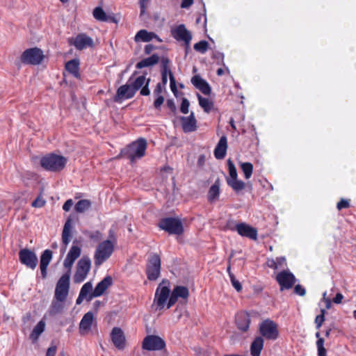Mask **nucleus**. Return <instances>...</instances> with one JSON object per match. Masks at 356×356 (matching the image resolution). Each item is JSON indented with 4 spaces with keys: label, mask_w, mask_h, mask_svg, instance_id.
I'll return each instance as SVG.
<instances>
[{
    "label": "nucleus",
    "mask_w": 356,
    "mask_h": 356,
    "mask_svg": "<svg viewBox=\"0 0 356 356\" xmlns=\"http://www.w3.org/2000/svg\"><path fill=\"white\" fill-rule=\"evenodd\" d=\"M161 259L159 254H152L148 259L146 268L147 279L150 281L156 280L160 276Z\"/></svg>",
    "instance_id": "nucleus-6"
},
{
    "label": "nucleus",
    "mask_w": 356,
    "mask_h": 356,
    "mask_svg": "<svg viewBox=\"0 0 356 356\" xmlns=\"http://www.w3.org/2000/svg\"><path fill=\"white\" fill-rule=\"evenodd\" d=\"M197 98L199 104L203 108L204 112L209 113L213 109V103L212 101L208 98L203 97L200 95H197Z\"/></svg>",
    "instance_id": "nucleus-36"
},
{
    "label": "nucleus",
    "mask_w": 356,
    "mask_h": 356,
    "mask_svg": "<svg viewBox=\"0 0 356 356\" xmlns=\"http://www.w3.org/2000/svg\"><path fill=\"white\" fill-rule=\"evenodd\" d=\"M93 17L100 22H113L117 24L118 20L114 15H107L101 7H97L93 10Z\"/></svg>",
    "instance_id": "nucleus-26"
},
{
    "label": "nucleus",
    "mask_w": 356,
    "mask_h": 356,
    "mask_svg": "<svg viewBox=\"0 0 356 356\" xmlns=\"http://www.w3.org/2000/svg\"><path fill=\"white\" fill-rule=\"evenodd\" d=\"M167 106L174 113L177 111V107L173 99L167 100Z\"/></svg>",
    "instance_id": "nucleus-56"
},
{
    "label": "nucleus",
    "mask_w": 356,
    "mask_h": 356,
    "mask_svg": "<svg viewBox=\"0 0 356 356\" xmlns=\"http://www.w3.org/2000/svg\"><path fill=\"white\" fill-rule=\"evenodd\" d=\"M193 3V0H182L181 3V7L183 8H186L190 7Z\"/></svg>",
    "instance_id": "nucleus-64"
},
{
    "label": "nucleus",
    "mask_w": 356,
    "mask_h": 356,
    "mask_svg": "<svg viewBox=\"0 0 356 356\" xmlns=\"http://www.w3.org/2000/svg\"><path fill=\"white\" fill-rule=\"evenodd\" d=\"M146 149V140L139 138L129 145L121 152V154L122 156L129 159L131 163H134L136 159H140L145 156Z\"/></svg>",
    "instance_id": "nucleus-2"
},
{
    "label": "nucleus",
    "mask_w": 356,
    "mask_h": 356,
    "mask_svg": "<svg viewBox=\"0 0 356 356\" xmlns=\"http://www.w3.org/2000/svg\"><path fill=\"white\" fill-rule=\"evenodd\" d=\"M168 74H169L168 72H161L162 83H161L163 85L164 87H165L168 82Z\"/></svg>",
    "instance_id": "nucleus-63"
},
{
    "label": "nucleus",
    "mask_w": 356,
    "mask_h": 356,
    "mask_svg": "<svg viewBox=\"0 0 356 356\" xmlns=\"http://www.w3.org/2000/svg\"><path fill=\"white\" fill-rule=\"evenodd\" d=\"M147 79L145 75L140 76L137 77L133 83H131V87L133 88L135 92L145 86Z\"/></svg>",
    "instance_id": "nucleus-40"
},
{
    "label": "nucleus",
    "mask_w": 356,
    "mask_h": 356,
    "mask_svg": "<svg viewBox=\"0 0 356 356\" xmlns=\"http://www.w3.org/2000/svg\"><path fill=\"white\" fill-rule=\"evenodd\" d=\"M209 47V43L206 40H201L194 44V49L201 54H204Z\"/></svg>",
    "instance_id": "nucleus-41"
},
{
    "label": "nucleus",
    "mask_w": 356,
    "mask_h": 356,
    "mask_svg": "<svg viewBox=\"0 0 356 356\" xmlns=\"http://www.w3.org/2000/svg\"><path fill=\"white\" fill-rule=\"evenodd\" d=\"M71 42L75 48L78 50H83L88 47H92L94 41L92 38L87 35L86 33H79L74 38L72 39Z\"/></svg>",
    "instance_id": "nucleus-17"
},
{
    "label": "nucleus",
    "mask_w": 356,
    "mask_h": 356,
    "mask_svg": "<svg viewBox=\"0 0 356 356\" xmlns=\"http://www.w3.org/2000/svg\"><path fill=\"white\" fill-rule=\"evenodd\" d=\"M165 88L163 85H161V83H158L156 86V88L154 90L153 94L154 96L161 95L163 90Z\"/></svg>",
    "instance_id": "nucleus-53"
},
{
    "label": "nucleus",
    "mask_w": 356,
    "mask_h": 356,
    "mask_svg": "<svg viewBox=\"0 0 356 356\" xmlns=\"http://www.w3.org/2000/svg\"><path fill=\"white\" fill-rule=\"evenodd\" d=\"M88 236L91 239L99 241L102 238V234L99 231H95L94 232L90 233L88 235Z\"/></svg>",
    "instance_id": "nucleus-57"
},
{
    "label": "nucleus",
    "mask_w": 356,
    "mask_h": 356,
    "mask_svg": "<svg viewBox=\"0 0 356 356\" xmlns=\"http://www.w3.org/2000/svg\"><path fill=\"white\" fill-rule=\"evenodd\" d=\"M169 59L167 58H163L161 60V72H171L169 68Z\"/></svg>",
    "instance_id": "nucleus-49"
},
{
    "label": "nucleus",
    "mask_w": 356,
    "mask_h": 356,
    "mask_svg": "<svg viewBox=\"0 0 356 356\" xmlns=\"http://www.w3.org/2000/svg\"><path fill=\"white\" fill-rule=\"evenodd\" d=\"M52 259V252L50 250H45L40 257V268L42 278L47 275V267Z\"/></svg>",
    "instance_id": "nucleus-23"
},
{
    "label": "nucleus",
    "mask_w": 356,
    "mask_h": 356,
    "mask_svg": "<svg viewBox=\"0 0 356 356\" xmlns=\"http://www.w3.org/2000/svg\"><path fill=\"white\" fill-rule=\"evenodd\" d=\"M135 91L131 85L125 84L121 86L117 90L116 95L114 97L115 102H121L124 99H131L135 95Z\"/></svg>",
    "instance_id": "nucleus-22"
},
{
    "label": "nucleus",
    "mask_w": 356,
    "mask_h": 356,
    "mask_svg": "<svg viewBox=\"0 0 356 356\" xmlns=\"http://www.w3.org/2000/svg\"><path fill=\"white\" fill-rule=\"evenodd\" d=\"M73 205V201L72 199L67 200L63 206V209L65 211H69Z\"/></svg>",
    "instance_id": "nucleus-58"
},
{
    "label": "nucleus",
    "mask_w": 356,
    "mask_h": 356,
    "mask_svg": "<svg viewBox=\"0 0 356 356\" xmlns=\"http://www.w3.org/2000/svg\"><path fill=\"white\" fill-rule=\"evenodd\" d=\"M91 267V261L88 257H83L76 264V272L73 281L76 284L81 283L86 278Z\"/></svg>",
    "instance_id": "nucleus-9"
},
{
    "label": "nucleus",
    "mask_w": 356,
    "mask_h": 356,
    "mask_svg": "<svg viewBox=\"0 0 356 356\" xmlns=\"http://www.w3.org/2000/svg\"><path fill=\"white\" fill-rule=\"evenodd\" d=\"M261 335L268 340H275L279 336L277 325L270 319L262 321L259 325Z\"/></svg>",
    "instance_id": "nucleus-11"
},
{
    "label": "nucleus",
    "mask_w": 356,
    "mask_h": 356,
    "mask_svg": "<svg viewBox=\"0 0 356 356\" xmlns=\"http://www.w3.org/2000/svg\"><path fill=\"white\" fill-rule=\"evenodd\" d=\"M294 292H295V293H296L300 296H304L306 293V291H305V288H303L300 284H298L295 286Z\"/></svg>",
    "instance_id": "nucleus-54"
},
{
    "label": "nucleus",
    "mask_w": 356,
    "mask_h": 356,
    "mask_svg": "<svg viewBox=\"0 0 356 356\" xmlns=\"http://www.w3.org/2000/svg\"><path fill=\"white\" fill-rule=\"evenodd\" d=\"M159 61V56L157 54H153L151 56L144 58L140 62L137 63L136 67L137 69H142L143 67H151L157 64Z\"/></svg>",
    "instance_id": "nucleus-33"
},
{
    "label": "nucleus",
    "mask_w": 356,
    "mask_h": 356,
    "mask_svg": "<svg viewBox=\"0 0 356 356\" xmlns=\"http://www.w3.org/2000/svg\"><path fill=\"white\" fill-rule=\"evenodd\" d=\"M172 36L177 41H183L185 44L186 51L190 49L192 35L184 24H180L171 30Z\"/></svg>",
    "instance_id": "nucleus-12"
},
{
    "label": "nucleus",
    "mask_w": 356,
    "mask_h": 356,
    "mask_svg": "<svg viewBox=\"0 0 356 356\" xmlns=\"http://www.w3.org/2000/svg\"><path fill=\"white\" fill-rule=\"evenodd\" d=\"M44 329L45 323L44 321L41 320L34 327L32 332L30 334V339L32 340L33 343L37 342L41 334L44 331Z\"/></svg>",
    "instance_id": "nucleus-34"
},
{
    "label": "nucleus",
    "mask_w": 356,
    "mask_h": 356,
    "mask_svg": "<svg viewBox=\"0 0 356 356\" xmlns=\"http://www.w3.org/2000/svg\"><path fill=\"white\" fill-rule=\"evenodd\" d=\"M156 97V98L154 102V107L156 109L159 110L161 108V105L163 104L165 99L162 95H159Z\"/></svg>",
    "instance_id": "nucleus-47"
},
{
    "label": "nucleus",
    "mask_w": 356,
    "mask_h": 356,
    "mask_svg": "<svg viewBox=\"0 0 356 356\" xmlns=\"http://www.w3.org/2000/svg\"><path fill=\"white\" fill-rule=\"evenodd\" d=\"M92 291V284L91 282H88L82 286L79 293L81 294V296L86 297V300L89 302L88 298Z\"/></svg>",
    "instance_id": "nucleus-39"
},
{
    "label": "nucleus",
    "mask_w": 356,
    "mask_h": 356,
    "mask_svg": "<svg viewBox=\"0 0 356 356\" xmlns=\"http://www.w3.org/2000/svg\"><path fill=\"white\" fill-rule=\"evenodd\" d=\"M70 275V271H67L60 277L56 284L54 297L58 302H64L68 296Z\"/></svg>",
    "instance_id": "nucleus-5"
},
{
    "label": "nucleus",
    "mask_w": 356,
    "mask_h": 356,
    "mask_svg": "<svg viewBox=\"0 0 356 356\" xmlns=\"http://www.w3.org/2000/svg\"><path fill=\"white\" fill-rule=\"evenodd\" d=\"M81 248L78 245H73L70 251L68 252L64 262L63 266L65 268L67 269V271H70L71 274V268L74 263V261L79 257L81 255Z\"/></svg>",
    "instance_id": "nucleus-21"
},
{
    "label": "nucleus",
    "mask_w": 356,
    "mask_h": 356,
    "mask_svg": "<svg viewBox=\"0 0 356 356\" xmlns=\"http://www.w3.org/2000/svg\"><path fill=\"white\" fill-rule=\"evenodd\" d=\"M180 120L184 132H192L196 130L197 121L193 112H191L188 117H181Z\"/></svg>",
    "instance_id": "nucleus-24"
},
{
    "label": "nucleus",
    "mask_w": 356,
    "mask_h": 356,
    "mask_svg": "<svg viewBox=\"0 0 356 356\" xmlns=\"http://www.w3.org/2000/svg\"><path fill=\"white\" fill-rule=\"evenodd\" d=\"M188 296L189 291L184 286H176L170 294V282L168 280H163L156 290L154 305H156V309L161 310L164 308L168 299L167 308L170 309L179 298L187 300Z\"/></svg>",
    "instance_id": "nucleus-1"
},
{
    "label": "nucleus",
    "mask_w": 356,
    "mask_h": 356,
    "mask_svg": "<svg viewBox=\"0 0 356 356\" xmlns=\"http://www.w3.org/2000/svg\"><path fill=\"white\" fill-rule=\"evenodd\" d=\"M230 281L232 282L234 288L238 291H241L242 290L241 284L238 280H237L233 273H230Z\"/></svg>",
    "instance_id": "nucleus-43"
},
{
    "label": "nucleus",
    "mask_w": 356,
    "mask_h": 356,
    "mask_svg": "<svg viewBox=\"0 0 356 356\" xmlns=\"http://www.w3.org/2000/svg\"><path fill=\"white\" fill-rule=\"evenodd\" d=\"M189 106V101L186 98H183L180 106V111L184 114H187L188 113Z\"/></svg>",
    "instance_id": "nucleus-44"
},
{
    "label": "nucleus",
    "mask_w": 356,
    "mask_h": 356,
    "mask_svg": "<svg viewBox=\"0 0 356 356\" xmlns=\"http://www.w3.org/2000/svg\"><path fill=\"white\" fill-rule=\"evenodd\" d=\"M241 168L244 174L245 178L248 179L251 177L253 172V165L251 163H241Z\"/></svg>",
    "instance_id": "nucleus-38"
},
{
    "label": "nucleus",
    "mask_w": 356,
    "mask_h": 356,
    "mask_svg": "<svg viewBox=\"0 0 356 356\" xmlns=\"http://www.w3.org/2000/svg\"><path fill=\"white\" fill-rule=\"evenodd\" d=\"M169 78H170V89H171L172 92L175 95H176V93L177 92V86H176L175 79L172 72H170Z\"/></svg>",
    "instance_id": "nucleus-46"
},
{
    "label": "nucleus",
    "mask_w": 356,
    "mask_h": 356,
    "mask_svg": "<svg viewBox=\"0 0 356 356\" xmlns=\"http://www.w3.org/2000/svg\"><path fill=\"white\" fill-rule=\"evenodd\" d=\"M229 177L227 178V184L236 192L242 191L245 187V184L238 179L236 168L231 159L227 160Z\"/></svg>",
    "instance_id": "nucleus-10"
},
{
    "label": "nucleus",
    "mask_w": 356,
    "mask_h": 356,
    "mask_svg": "<svg viewBox=\"0 0 356 356\" xmlns=\"http://www.w3.org/2000/svg\"><path fill=\"white\" fill-rule=\"evenodd\" d=\"M62 305L60 303L58 302H53L51 308H50V314H56L61 312L62 310Z\"/></svg>",
    "instance_id": "nucleus-45"
},
{
    "label": "nucleus",
    "mask_w": 356,
    "mask_h": 356,
    "mask_svg": "<svg viewBox=\"0 0 356 356\" xmlns=\"http://www.w3.org/2000/svg\"><path fill=\"white\" fill-rule=\"evenodd\" d=\"M266 265L268 267L277 270L276 261L274 259H268L266 261Z\"/></svg>",
    "instance_id": "nucleus-60"
},
{
    "label": "nucleus",
    "mask_w": 356,
    "mask_h": 356,
    "mask_svg": "<svg viewBox=\"0 0 356 356\" xmlns=\"http://www.w3.org/2000/svg\"><path fill=\"white\" fill-rule=\"evenodd\" d=\"M94 322L95 317L93 313L92 312L86 313L79 323V330L80 334L82 336L87 334L91 330Z\"/></svg>",
    "instance_id": "nucleus-20"
},
{
    "label": "nucleus",
    "mask_w": 356,
    "mask_h": 356,
    "mask_svg": "<svg viewBox=\"0 0 356 356\" xmlns=\"http://www.w3.org/2000/svg\"><path fill=\"white\" fill-rule=\"evenodd\" d=\"M56 349H57V348L56 346H52L49 347L47 350L46 356H55L56 353Z\"/></svg>",
    "instance_id": "nucleus-61"
},
{
    "label": "nucleus",
    "mask_w": 356,
    "mask_h": 356,
    "mask_svg": "<svg viewBox=\"0 0 356 356\" xmlns=\"http://www.w3.org/2000/svg\"><path fill=\"white\" fill-rule=\"evenodd\" d=\"M115 241L110 239L105 240L97 246L94 254V263L95 266H100L110 258L114 251Z\"/></svg>",
    "instance_id": "nucleus-3"
},
{
    "label": "nucleus",
    "mask_w": 356,
    "mask_h": 356,
    "mask_svg": "<svg viewBox=\"0 0 356 356\" xmlns=\"http://www.w3.org/2000/svg\"><path fill=\"white\" fill-rule=\"evenodd\" d=\"M191 82L193 84V86L197 89H199L203 94L206 95H210L211 92L210 86L200 76H194L191 79Z\"/></svg>",
    "instance_id": "nucleus-25"
},
{
    "label": "nucleus",
    "mask_w": 356,
    "mask_h": 356,
    "mask_svg": "<svg viewBox=\"0 0 356 356\" xmlns=\"http://www.w3.org/2000/svg\"><path fill=\"white\" fill-rule=\"evenodd\" d=\"M152 39H156L159 42H162V40L156 33L153 32H148L145 29L138 31L134 38L136 42L142 41L147 42L151 41Z\"/></svg>",
    "instance_id": "nucleus-27"
},
{
    "label": "nucleus",
    "mask_w": 356,
    "mask_h": 356,
    "mask_svg": "<svg viewBox=\"0 0 356 356\" xmlns=\"http://www.w3.org/2000/svg\"><path fill=\"white\" fill-rule=\"evenodd\" d=\"M316 346L318 348V356H327L326 350L324 348V339L319 338L316 341Z\"/></svg>",
    "instance_id": "nucleus-42"
},
{
    "label": "nucleus",
    "mask_w": 356,
    "mask_h": 356,
    "mask_svg": "<svg viewBox=\"0 0 356 356\" xmlns=\"http://www.w3.org/2000/svg\"><path fill=\"white\" fill-rule=\"evenodd\" d=\"M43 58V51L37 47L30 48L25 50L20 57L22 63L33 65L40 64Z\"/></svg>",
    "instance_id": "nucleus-8"
},
{
    "label": "nucleus",
    "mask_w": 356,
    "mask_h": 356,
    "mask_svg": "<svg viewBox=\"0 0 356 356\" xmlns=\"http://www.w3.org/2000/svg\"><path fill=\"white\" fill-rule=\"evenodd\" d=\"M67 163V159L55 154H47L40 159L41 166L48 171L58 172L62 170Z\"/></svg>",
    "instance_id": "nucleus-4"
},
{
    "label": "nucleus",
    "mask_w": 356,
    "mask_h": 356,
    "mask_svg": "<svg viewBox=\"0 0 356 356\" xmlns=\"http://www.w3.org/2000/svg\"><path fill=\"white\" fill-rule=\"evenodd\" d=\"M264 339L262 337H257L250 346V353L252 356H260L264 348Z\"/></svg>",
    "instance_id": "nucleus-31"
},
{
    "label": "nucleus",
    "mask_w": 356,
    "mask_h": 356,
    "mask_svg": "<svg viewBox=\"0 0 356 356\" xmlns=\"http://www.w3.org/2000/svg\"><path fill=\"white\" fill-rule=\"evenodd\" d=\"M325 321V317H323V316H316V318H315V324H316V329H319L323 322Z\"/></svg>",
    "instance_id": "nucleus-55"
},
{
    "label": "nucleus",
    "mask_w": 356,
    "mask_h": 356,
    "mask_svg": "<svg viewBox=\"0 0 356 356\" xmlns=\"http://www.w3.org/2000/svg\"><path fill=\"white\" fill-rule=\"evenodd\" d=\"M235 230L241 236H245L252 240L257 239V229L245 222H240L236 224L235 226Z\"/></svg>",
    "instance_id": "nucleus-18"
},
{
    "label": "nucleus",
    "mask_w": 356,
    "mask_h": 356,
    "mask_svg": "<svg viewBox=\"0 0 356 356\" xmlns=\"http://www.w3.org/2000/svg\"><path fill=\"white\" fill-rule=\"evenodd\" d=\"M276 280L280 286V290L289 289L292 288L296 282V277L289 271L282 270L276 276Z\"/></svg>",
    "instance_id": "nucleus-15"
},
{
    "label": "nucleus",
    "mask_w": 356,
    "mask_h": 356,
    "mask_svg": "<svg viewBox=\"0 0 356 356\" xmlns=\"http://www.w3.org/2000/svg\"><path fill=\"white\" fill-rule=\"evenodd\" d=\"M149 1V0H140V15H143L145 13L146 3Z\"/></svg>",
    "instance_id": "nucleus-62"
},
{
    "label": "nucleus",
    "mask_w": 356,
    "mask_h": 356,
    "mask_svg": "<svg viewBox=\"0 0 356 356\" xmlns=\"http://www.w3.org/2000/svg\"><path fill=\"white\" fill-rule=\"evenodd\" d=\"M113 284V278L108 275L99 282L94 289L92 293L89 296L88 300H92L94 298L99 297L104 294L106 289Z\"/></svg>",
    "instance_id": "nucleus-19"
},
{
    "label": "nucleus",
    "mask_w": 356,
    "mask_h": 356,
    "mask_svg": "<svg viewBox=\"0 0 356 356\" xmlns=\"http://www.w3.org/2000/svg\"><path fill=\"white\" fill-rule=\"evenodd\" d=\"M237 327L242 332H246L250 326V317L246 313H239L236 316Z\"/></svg>",
    "instance_id": "nucleus-29"
},
{
    "label": "nucleus",
    "mask_w": 356,
    "mask_h": 356,
    "mask_svg": "<svg viewBox=\"0 0 356 356\" xmlns=\"http://www.w3.org/2000/svg\"><path fill=\"white\" fill-rule=\"evenodd\" d=\"M343 299V296L341 293H337L336 296L332 299V302L335 304H341Z\"/></svg>",
    "instance_id": "nucleus-59"
},
{
    "label": "nucleus",
    "mask_w": 356,
    "mask_h": 356,
    "mask_svg": "<svg viewBox=\"0 0 356 356\" xmlns=\"http://www.w3.org/2000/svg\"><path fill=\"white\" fill-rule=\"evenodd\" d=\"M19 259L20 262L32 270H34L38 263L36 254L29 249H22L19 252Z\"/></svg>",
    "instance_id": "nucleus-14"
},
{
    "label": "nucleus",
    "mask_w": 356,
    "mask_h": 356,
    "mask_svg": "<svg viewBox=\"0 0 356 356\" xmlns=\"http://www.w3.org/2000/svg\"><path fill=\"white\" fill-rule=\"evenodd\" d=\"M91 204V202L88 200H81L76 203L74 209L77 213H83L90 209Z\"/></svg>",
    "instance_id": "nucleus-37"
},
{
    "label": "nucleus",
    "mask_w": 356,
    "mask_h": 356,
    "mask_svg": "<svg viewBox=\"0 0 356 356\" xmlns=\"http://www.w3.org/2000/svg\"><path fill=\"white\" fill-rule=\"evenodd\" d=\"M150 82V79H147L145 84L140 90V95L143 96L149 95L150 93L149 89V83Z\"/></svg>",
    "instance_id": "nucleus-50"
},
{
    "label": "nucleus",
    "mask_w": 356,
    "mask_h": 356,
    "mask_svg": "<svg viewBox=\"0 0 356 356\" xmlns=\"http://www.w3.org/2000/svg\"><path fill=\"white\" fill-rule=\"evenodd\" d=\"M227 149V140L225 136H222L214 149V156L217 159H222L225 157Z\"/></svg>",
    "instance_id": "nucleus-28"
},
{
    "label": "nucleus",
    "mask_w": 356,
    "mask_h": 356,
    "mask_svg": "<svg viewBox=\"0 0 356 356\" xmlns=\"http://www.w3.org/2000/svg\"><path fill=\"white\" fill-rule=\"evenodd\" d=\"M71 238V224L70 220H68L63 227V233H62V241L65 245V249L67 245L69 244Z\"/></svg>",
    "instance_id": "nucleus-35"
},
{
    "label": "nucleus",
    "mask_w": 356,
    "mask_h": 356,
    "mask_svg": "<svg viewBox=\"0 0 356 356\" xmlns=\"http://www.w3.org/2000/svg\"><path fill=\"white\" fill-rule=\"evenodd\" d=\"M79 65L80 63L79 59H72L65 63V69L74 77L79 78Z\"/></svg>",
    "instance_id": "nucleus-32"
},
{
    "label": "nucleus",
    "mask_w": 356,
    "mask_h": 356,
    "mask_svg": "<svg viewBox=\"0 0 356 356\" xmlns=\"http://www.w3.org/2000/svg\"><path fill=\"white\" fill-rule=\"evenodd\" d=\"M220 182L219 179H218L210 187L207 195V198L209 202H213L218 200L220 196Z\"/></svg>",
    "instance_id": "nucleus-30"
},
{
    "label": "nucleus",
    "mask_w": 356,
    "mask_h": 356,
    "mask_svg": "<svg viewBox=\"0 0 356 356\" xmlns=\"http://www.w3.org/2000/svg\"><path fill=\"white\" fill-rule=\"evenodd\" d=\"M165 346L163 339L156 335L146 336L142 343V348L148 351L161 350Z\"/></svg>",
    "instance_id": "nucleus-13"
},
{
    "label": "nucleus",
    "mask_w": 356,
    "mask_h": 356,
    "mask_svg": "<svg viewBox=\"0 0 356 356\" xmlns=\"http://www.w3.org/2000/svg\"><path fill=\"white\" fill-rule=\"evenodd\" d=\"M111 341L116 348L122 350L126 347V338L120 327H115L111 332Z\"/></svg>",
    "instance_id": "nucleus-16"
},
{
    "label": "nucleus",
    "mask_w": 356,
    "mask_h": 356,
    "mask_svg": "<svg viewBox=\"0 0 356 356\" xmlns=\"http://www.w3.org/2000/svg\"><path fill=\"white\" fill-rule=\"evenodd\" d=\"M277 268H284L286 266V259L284 257H277L276 259Z\"/></svg>",
    "instance_id": "nucleus-52"
},
{
    "label": "nucleus",
    "mask_w": 356,
    "mask_h": 356,
    "mask_svg": "<svg viewBox=\"0 0 356 356\" xmlns=\"http://www.w3.org/2000/svg\"><path fill=\"white\" fill-rule=\"evenodd\" d=\"M159 227L170 234L183 233V225L181 220L175 218H165L160 220Z\"/></svg>",
    "instance_id": "nucleus-7"
},
{
    "label": "nucleus",
    "mask_w": 356,
    "mask_h": 356,
    "mask_svg": "<svg viewBox=\"0 0 356 356\" xmlns=\"http://www.w3.org/2000/svg\"><path fill=\"white\" fill-rule=\"evenodd\" d=\"M349 206H350V204H349V202L348 200H344V199H341L337 203V208L338 209V210H341L342 209L348 208V207H349Z\"/></svg>",
    "instance_id": "nucleus-51"
},
{
    "label": "nucleus",
    "mask_w": 356,
    "mask_h": 356,
    "mask_svg": "<svg viewBox=\"0 0 356 356\" xmlns=\"http://www.w3.org/2000/svg\"><path fill=\"white\" fill-rule=\"evenodd\" d=\"M45 203L46 202L43 198L38 197L32 202L31 205L33 207L40 208L42 207Z\"/></svg>",
    "instance_id": "nucleus-48"
}]
</instances>
